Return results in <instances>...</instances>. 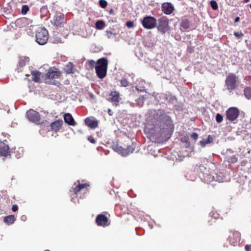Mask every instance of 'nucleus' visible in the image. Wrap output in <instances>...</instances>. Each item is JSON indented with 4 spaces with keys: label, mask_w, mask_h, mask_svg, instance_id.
Wrapping results in <instances>:
<instances>
[{
    "label": "nucleus",
    "mask_w": 251,
    "mask_h": 251,
    "mask_svg": "<svg viewBox=\"0 0 251 251\" xmlns=\"http://www.w3.org/2000/svg\"><path fill=\"white\" fill-rule=\"evenodd\" d=\"M107 60L105 58H101L98 60L95 67L96 73L100 78H104L106 74Z\"/></svg>",
    "instance_id": "nucleus-1"
},
{
    "label": "nucleus",
    "mask_w": 251,
    "mask_h": 251,
    "mask_svg": "<svg viewBox=\"0 0 251 251\" xmlns=\"http://www.w3.org/2000/svg\"><path fill=\"white\" fill-rule=\"evenodd\" d=\"M48 32L44 27H39L36 32V41L41 45L46 44L48 40Z\"/></svg>",
    "instance_id": "nucleus-2"
},
{
    "label": "nucleus",
    "mask_w": 251,
    "mask_h": 251,
    "mask_svg": "<svg viewBox=\"0 0 251 251\" xmlns=\"http://www.w3.org/2000/svg\"><path fill=\"white\" fill-rule=\"evenodd\" d=\"M142 25L145 28L152 29L156 25V20L151 16H147L142 21Z\"/></svg>",
    "instance_id": "nucleus-3"
},
{
    "label": "nucleus",
    "mask_w": 251,
    "mask_h": 251,
    "mask_svg": "<svg viewBox=\"0 0 251 251\" xmlns=\"http://www.w3.org/2000/svg\"><path fill=\"white\" fill-rule=\"evenodd\" d=\"M236 79L237 77L234 74H229L226 78V85L228 90L230 92L233 90L236 86Z\"/></svg>",
    "instance_id": "nucleus-4"
},
{
    "label": "nucleus",
    "mask_w": 251,
    "mask_h": 251,
    "mask_svg": "<svg viewBox=\"0 0 251 251\" xmlns=\"http://www.w3.org/2000/svg\"><path fill=\"white\" fill-rule=\"evenodd\" d=\"M159 25H158V29L162 33H166L168 31L169 21L166 17H162L158 20Z\"/></svg>",
    "instance_id": "nucleus-5"
},
{
    "label": "nucleus",
    "mask_w": 251,
    "mask_h": 251,
    "mask_svg": "<svg viewBox=\"0 0 251 251\" xmlns=\"http://www.w3.org/2000/svg\"><path fill=\"white\" fill-rule=\"evenodd\" d=\"M114 150L118 153L123 156L128 155L130 153L132 152L133 149L130 147H128L126 149H124L121 146L115 145L113 147Z\"/></svg>",
    "instance_id": "nucleus-6"
},
{
    "label": "nucleus",
    "mask_w": 251,
    "mask_h": 251,
    "mask_svg": "<svg viewBox=\"0 0 251 251\" xmlns=\"http://www.w3.org/2000/svg\"><path fill=\"white\" fill-rule=\"evenodd\" d=\"M226 118L229 121L235 120L239 114V110L237 108L231 107L226 111Z\"/></svg>",
    "instance_id": "nucleus-7"
},
{
    "label": "nucleus",
    "mask_w": 251,
    "mask_h": 251,
    "mask_svg": "<svg viewBox=\"0 0 251 251\" xmlns=\"http://www.w3.org/2000/svg\"><path fill=\"white\" fill-rule=\"evenodd\" d=\"M27 118L32 122H38L40 120V115L36 111L30 109L26 112Z\"/></svg>",
    "instance_id": "nucleus-8"
},
{
    "label": "nucleus",
    "mask_w": 251,
    "mask_h": 251,
    "mask_svg": "<svg viewBox=\"0 0 251 251\" xmlns=\"http://www.w3.org/2000/svg\"><path fill=\"white\" fill-rule=\"evenodd\" d=\"M240 234L238 231H234L229 237V241L233 246H236L240 241Z\"/></svg>",
    "instance_id": "nucleus-9"
},
{
    "label": "nucleus",
    "mask_w": 251,
    "mask_h": 251,
    "mask_svg": "<svg viewBox=\"0 0 251 251\" xmlns=\"http://www.w3.org/2000/svg\"><path fill=\"white\" fill-rule=\"evenodd\" d=\"M163 12L166 14H171L174 10V7L171 3L165 2L162 5Z\"/></svg>",
    "instance_id": "nucleus-10"
},
{
    "label": "nucleus",
    "mask_w": 251,
    "mask_h": 251,
    "mask_svg": "<svg viewBox=\"0 0 251 251\" xmlns=\"http://www.w3.org/2000/svg\"><path fill=\"white\" fill-rule=\"evenodd\" d=\"M108 100L115 104L117 105L121 100L119 93L116 91L112 92L109 95Z\"/></svg>",
    "instance_id": "nucleus-11"
},
{
    "label": "nucleus",
    "mask_w": 251,
    "mask_h": 251,
    "mask_svg": "<svg viewBox=\"0 0 251 251\" xmlns=\"http://www.w3.org/2000/svg\"><path fill=\"white\" fill-rule=\"evenodd\" d=\"M60 73L55 69H50L46 74V78L48 79H53L59 77Z\"/></svg>",
    "instance_id": "nucleus-12"
},
{
    "label": "nucleus",
    "mask_w": 251,
    "mask_h": 251,
    "mask_svg": "<svg viewBox=\"0 0 251 251\" xmlns=\"http://www.w3.org/2000/svg\"><path fill=\"white\" fill-rule=\"evenodd\" d=\"M96 223L99 226H106L107 223V218L103 215H98L96 218Z\"/></svg>",
    "instance_id": "nucleus-13"
},
{
    "label": "nucleus",
    "mask_w": 251,
    "mask_h": 251,
    "mask_svg": "<svg viewBox=\"0 0 251 251\" xmlns=\"http://www.w3.org/2000/svg\"><path fill=\"white\" fill-rule=\"evenodd\" d=\"M64 120L65 123H67L69 125L73 126L76 125V123L71 114L70 113H66L64 115Z\"/></svg>",
    "instance_id": "nucleus-14"
},
{
    "label": "nucleus",
    "mask_w": 251,
    "mask_h": 251,
    "mask_svg": "<svg viewBox=\"0 0 251 251\" xmlns=\"http://www.w3.org/2000/svg\"><path fill=\"white\" fill-rule=\"evenodd\" d=\"M85 123L88 126L92 128H95L98 126V122L90 118H86Z\"/></svg>",
    "instance_id": "nucleus-15"
},
{
    "label": "nucleus",
    "mask_w": 251,
    "mask_h": 251,
    "mask_svg": "<svg viewBox=\"0 0 251 251\" xmlns=\"http://www.w3.org/2000/svg\"><path fill=\"white\" fill-rule=\"evenodd\" d=\"M53 23L56 26H60L64 22V16L60 15L56 16L53 19Z\"/></svg>",
    "instance_id": "nucleus-16"
},
{
    "label": "nucleus",
    "mask_w": 251,
    "mask_h": 251,
    "mask_svg": "<svg viewBox=\"0 0 251 251\" xmlns=\"http://www.w3.org/2000/svg\"><path fill=\"white\" fill-rule=\"evenodd\" d=\"M0 153L2 156H8L9 155V147L3 144V146L0 147Z\"/></svg>",
    "instance_id": "nucleus-17"
},
{
    "label": "nucleus",
    "mask_w": 251,
    "mask_h": 251,
    "mask_svg": "<svg viewBox=\"0 0 251 251\" xmlns=\"http://www.w3.org/2000/svg\"><path fill=\"white\" fill-rule=\"evenodd\" d=\"M62 121H56L51 125V128L52 130L57 131L59 130L62 125Z\"/></svg>",
    "instance_id": "nucleus-18"
},
{
    "label": "nucleus",
    "mask_w": 251,
    "mask_h": 251,
    "mask_svg": "<svg viewBox=\"0 0 251 251\" xmlns=\"http://www.w3.org/2000/svg\"><path fill=\"white\" fill-rule=\"evenodd\" d=\"M15 221V218L14 215H9L4 218L3 221L7 225H11L14 223Z\"/></svg>",
    "instance_id": "nucleus-19"
},
{
    "label": "nucleus",
    "mask_w": 251,
    "mask_h": 251,
    "mask_svg": "<svg viewBox=\"0 0 251 251\" xmlns=\"http://www.w3.org/2000/svg\"><path fill=\"white\" fill-rule=\"evenodd\" d=\"M105 26V22L102 20H99L96 23V28L99 30L103 29Z\"/></svg>",
    "instance_id": "nucleus-20"
},
{
    "label": "nucleus",
    "mask_w": 251,
    "mask_h": 251,
    "mask_svg": "<svg viewBox=\"0 0 251 251\" xmlns=\"http://www.w3.org/2000/svg\"><path fill=\"white\" fill-rule=\"evenodd\" d=\"M212 141V138L210 136H208L207 139H203L200 141V143L201 147H204L206 144L210 143Z\"/></svg>",
    "instance_id": "nucleus-21"
},
{
    "label": "nucleus",
    "mask_w": 251,
    "mask_h": 251,
    "mask_svg": "<svg viewBox=\"0 0 251 251\" xmlns=\"http://www.w3.org/2000/svg\"><path fill=\"white\" fill-rule=\"evenodd\" d=\"M87 186H88V185L87 184H80L79 183L76 187H75L73 189H74V191L76 194L77 192H78V191H79L81 189L86 187Z\"/></svg>",
    "instance_id": "nucleus-22"
},
{
    "label": "nucleus",
    "mask_w": 251,
    "mask_h": 251,
    "mask_svg": "<svg viewBox=\"0 0 251 251\" xmlns=\"http://www.w3.org/2000/svg\"><path fill=\"white\" fill-rule=\"evenodd\" d=\"M33 80L35 82H39L40 81V76L41 74L38 72H35L32 73Z\"/></svg>",
    "instance_id": "nucleus-23"
},
{
    "label": "nucleus",
    "mask_w": 251,
    "mask_h": 251,
    "mask_svg": "<svg viewBox=\"0 0 251 251\" xmlns=\"http://www.w3.org/2000/svg\"><path fill=\"white\" fill-rule=\"evenodd\" d=\"M29 59L27 57H21L19 61V65L24 66L29 62Z\"/></svg>",
    "instance_id": "nucleus-24"
},
{
    "label": "nucleus",
    "mask_w": 251,
    "mask_h": 251,
    "mask_svg": "<svg viewBox=\"0 0 251 251\" xmlns=\"http://www.w3.org/2000/svg\"><path fill=\"white\" fill-rule=\"evenodd\" d=\"M73 64L71 63H69L65 67V72L68 73H73Z\"/></svg>",
    "instance_id": "nucleus-25"
},
{
    "label": "nucleus",
    "mask_w": 251,
    "mask_h": 251,
    "mask_svg": "<svg viewBox=\"0 0 251 251\" xmlns=\"http://www.w3.org/2000/svg\"><path fill=\"white\" fill-rule=\"evenodd\" d=\"M244 94L247 99H250L251 98V88H246L244 90Z\"/></svg>",
    "instance_id": "nucleus-26"
},
{
    "label": "nucleus",
    "mask_w": 251,
    "mask_h": 251,
    "mask_svg": "<svg viewBox=\"0 0 251 251\" xmlns=\"http://www.w3.org/2000/svg\"><path fill=\"white\" fill-rule=\"evenodd\" d=\"M189 27V24L187 21H183L181 23V28L184 29H187Z\"/></svg>",
    "instance_id": "nucleus-27"
},
{
    "label": "nucleus",
    "mask_w": 251,
    "mask_h": 251,
    "mask_svg": "<svg viewBox=\"0 0 251 251\" xmlns=\"http://www.w3.org/2000/svg\"><path fill=\"white\" fill-rule=\"evenodd\" d=\"M106 32V36L108 37V38L110 39L112 38L113 37L112 36H115L116 34L113 32L111 30H106L105 31Z\"/></svg>",
    "instance_id": "nucleus-28"
},
{
    "label": "nucleus",
    "mask_w": 251,
    "mask_h": 251,
    "mask_svg": "<svg viewBox=\"0 0 251 251\" xmlns=\"http://www.w3.org/2000/svg\"><path fill=\"white\" fill-rule=\"evenodd\" d=\"M210 5L212 9L214 10H217L218 8L217 3L215 0H211L210 1Z\"/></svg>",
    "instance_id": "nucleus-29"
},
{
    "label": "nucleus",
    "mask_w": 251,
    "mask_h": 251,
    "mask_svg": "<svg viewBox=\"0 0 251 251\" xmlns=\"http://www.w3.org/2000/svg\"><path fill=\"white\" fill-rule=\"evenodd\" d=\"M29 8L27 5H24L22 8V13L23 14H25L28 11Z\"/></svg>",
    "instance_id": "nucleus-30"
},
{
    "label": "nucleus",
    "mask_w": 251,
    "mask_h": 251,
    "mask_svg": "<svg viewBox=\"0 0 251 251\" xmlns=\"http://www.w3.org/2000/svg\"><path fill=\"white\" fill-rule=\"evenodd\" d=\"M100 5L102 8H105L106 7L107 5V3L105 0H100Z\"/></svg>",
    "instance_id": "nucleus-31"
},
{
    "label": "nucleus",
    "mask_w": 251,
    "mask_h": 251,
    "mask_svg": "<svg viewBox=\"0 0 251 251\" xmlns=\"http://www.w3.org/2000/svg\"><path fill=\"white\" fill-rule=\"evenodd\" d=\"M121 86L123 87H126L128 85V83L126 79H122L121 80Z\"/></svg>",
    "instance_id": "nucleus-32"
},
{
    "label": "nucleus",
    "mask_w": 251,
    "mask_h": 251,
    "mask_svg": "<svg viewBox=\"0 0 251 251\" xmlns=\"http://www.w3.org/2000/svg\"><path fill=\"white\" fill-rule=\"evenodd\" d=\"M216 120L218 123H221L223 121V116L220 114H217L216 117Z\"/></svg>",
    "instance_id": "nucleus-33"
},
{
    "label": "nucleus",
    "mask_w": 251,
    "mask_h": 251,
    "mask_svg": "<svg viewBox=\"0 0 251 251\" xmlns=\"http://www.w3.org/2000/svg\"><path fill=\"white\" fill-rule=\"evenodd\" d=\"M126 26L128 28H132L134 26V23L132 21H128L126 24Z\"/></svg>",
    "instance_id": "nucleus-34"
},
{
    "label": "nucleus",
    "mask_w": 251,
    "mask_h": 251,
    "mask_svg": "<svg viewBox=\"0 0 251 251\" xmlns=\"http://www.w3.org/2000/svg\"><path fill=\"white\" fill-rule=\"evenodd\" d=\"M234 35L239 39L241 38L244 36V34L242 32H235L234 33Z\"/></svg>",
    "instance_id": "nucleus-35"
},
{
    "label": "nucleus",
    "mask_w": 251,
    "mask_h": 251,
    "mask_svg": "<svg viewBox=\"0 0 251 251\" xmlns=\"http://www.w3.org/2000/svg\"><path fill=\"white\" fill-rule=\"evenodd\" d=\"M171 126H166V127H163V131H161V134H163V133H166L168 131V129L170 128Z\"/></svg>",
    "instance_id": "nucleus-36"
},
{
    "label": "nucleus",
    "mask_w": 251,
    "mask_h": 251,
    "mask_svg": "<svg viewBox=\"0 0 251 251\" xmlns=\"http://www.w3.org/2000/svg\"><path fill=\"white\" fill-rule=\"evenodd\" d=\"M52 42L55 44L59 43L61 42V40L59 38H54L52 39Z\"/></svg>",
    "instance_id": "nucleus-37"
},
{
    "label": "nucleus",
    "mask_w": 251,
    "mask_h": 251,
    "mask_svg": "<svg viewBox=\"0 0 251 251\" xmlns=\"http://www.w3.org/2000/svg\"><path fill=\"white\" fill-rule=\"evenodd\" d=\"M191 137L192 138H193V139L196 140L198 138V135L197 133H193L191 135Z\"/></svg>",
    "instance_id": "nucleus-38"
},
{
    "label": "nucleus",
    "mask_w": 251,
    "mask_h": 251,
    "mask_svg": "<svg viewBox=\"0 0 251 251\" xmlns=\"http://www.w3.org/2000/svg\"><path fill=\"white\" fill-rule=\"evenodd\" d=\"M136 89L139 91L143 92L145 90V87H140L138 85L136 86Z\"/></svg>",
    "instance_id": "nucleus-39"
},
{
    "label": "nucleus",
    "mask_w": 251,
    "mask_h": 251,
    "mask_svg": "<svg viewBox=\"0 0 251 251\" xmlns=\"http://www.w3.org/2000/svg\"><path fill=\"white\" fill-rule=\"evenodd\" d=\"M18 207L17 205H13L12 207V210L13 211L15 212L18 210Z\"/></svg>",
    "instance_id": "nucleus-40"
},
{
    "label": "nucleus",
    "mask_w": 251,
    "mask_h": 251,
    "mask_svg": "<svg viewBox=\"0 0 251 251\" xmlns=\"http://www.w3.org/2000/svg\"><path fill=\"white\" fill-rule=\"evenodd\" d=\"M88 140H89V141L91 143H93V144L95 143V139H94L93 138H92V137H89Z\"/></svg>",
    "instance_id": "nucleus-41"
},
{
    "label": "nucleus",
    "mask_w": 251,
    "mask_h": 251,
    "mask_svg": "<svg viewBox=\"0 0 251 251\" xmlns=\"http://www.w3.org/2000/svg\"><path fill=\"white\" fill-rule=\"evenodd\" d=\"M21 220H22L23 221H25L26 220V217L25 215H23L21 216Z\"/></svg>",
    "instance_id": "nucleus-42"
},
{
    "label": "nucleus",
    "mask_w": 251,
    "mask_h": 251,
    "mask_svg": "<svg viewBox=\"0 0 251 251\" xmlns=\"http://www.w3.org/2000/svg\"><path fill=\"white\" fill-rule=\"evenodd\" d=\"M250 246H249V245H247L245 246V250L247 251H249L250 250Z\"/></svg>",
    "instance_id": "nucleus-43"
},
{
    "label": "nucleus",
    "mask_w": 251,
    "mask_h": 251,
    "mask_svg": "<svg viewBox=\"0 0 251 251\" xmlns=\"http://www.w3.org/2000/svg\"><path fill=\"white\" fill-rule=\"evenodd\" d=\"M89 63L91 65H94L95 64V62L93 60L90 61Z\"/></svg>",
    "instance_id": "nucleus-44"
},
{
    "label": "nucleus",
    "mask_w": 251,
    "mask_h": 251,
    "mask_svg": "<svg viewBox=\"0 0 251 251\" xmlns=\"http://www.w3.org/2000/svg\"><path fill=\"white\" fill-rule=\"evenodd\" d=\"M240 18L239 17H236L235 19V22H237L239 21Z\"/></svg>",
    "instance_id": "nucleus-45"
},
{
    "label": "nucleus",
    "mask_w": 251,
    "mask_h": 251,
    "mask_svg": "<svg viewBox=\"0 0 251 251\" xmlns=\"http://www.w3.org/2000/svg\"><path fill=\"white\" fill-rule=\"evenodd\" d=\"M140 83H141L142 85H144L145 84V82L143 80H141L140 81Z\"/></svg>",
    "instance_id": "nucleus-46"
},
{
    "label": "nucleus",
    "mask_w": 251,
    "mask_h": 251,
    "mask_svg": "<svg viewBox=\"0 0 251 251\" xmlns=\"http://www.w3.org/2000/svg\"><path fill=\"white\" fill-rule=\"evenodd\" d=\"M110 112H111V110L109 109H108V113H109V114L110 115H111L112 114H111V113H110Z\"/></svg>",
    "instance_id": "nucleus-47"
},
{
    "label": "nucleus",
    "mask_w": 251,
    "mask_h": 251,
    "mask_svg": "<svg viewBox=\"0 0 251 251\" xmlns=\"http://www.w3.org/2000/svg\"><path fill=\"white\" fill-rule=\"evenodd\" d=\"M244 1L245 3H247L250 1V0H244Z\"/></svg>",
    "instance_id": "nucleus-48"
},
{
    "label": "nucleus",
    "mask_w": 251,
    "mask_h": 251,
    "mask_svg": "<svg viewBox=\"0 0 251 251\" xmlns=\"http://www.w3.org/2000/svg\"><path fill=\"white\" fill-rule=\"evenodd\" d=\"M236 161V159L235 158H234V160H233V162H235Z\"/></svg>",
    "instance_id": "nucleus-49"
}]
</instances>
